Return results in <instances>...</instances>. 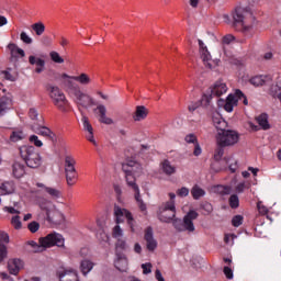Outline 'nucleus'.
<instances>
[{
    "label": "nucleus",
    "mask_w": 281,
    "mask_h": 281,
    "mask_svg": "<svg viewBox=\"0 0 281 281\" xmlns=\"http://www.w3.org/2000/svg\"><path fill=\"white\" fill-rule=\"evenodd\" d=\"M49 58L53 60V63H56L57 65H63L65 63V59L63 56H60V53L53 50L49 53Z\"/></svg>",
    "instance_id": "obj_39"
},
{
    "label": "nucleus",
    "mask_w": 281,
    "mask_h": 281,
    "mask_svg": "<svg viewBox=\"0 0 281 281\" xmlns=\"http://www.w3.org/2000/svg\"><path fill=\"white\" fill-rule=\"evenodd\" d=\"M122 170L125 175V181L128 188H131V190L134 192V198L140 212H146L147 206L146 203H144V200H142L139 186H137V180L135 179V177H142V175H144V168L142 167V164L137 162V160L133 158H127L122 164Z\"/></svg>",
    "instance_id": "obj_1"
},
{
    "label": "nucleus",
    "mask_w": 281,
    "mask_h": 281,
    "mask_svg": "<svg viewBox=\"0 0 281 281\" xmlns=\"http://www.w3.org/2000/svg\"><path fill=\"white\" fill-rule=\"evenodd\" d=\"M212 121H213L215 128H217V131H220V132L225 131V128L227 127V122H225L223 120V116H221V114L218 112L213 113Z\"/></svg>",
    "instance_id": "obj_28"
},
{
    "label": "nucleus",
    "mask_w": 281,
    "mask_h": 281,
    "mask_svg": "<svg viewBox=\"0 0 281 281\" xmlns=\"http://www.w3.org/2000/svg\"><path fill=\"white\" fill-rule=\"evenodd\" d=\"M239 140L240 134L234 130H222L216 135L217 146H225L226 148L229 146H236Z\"/></svg>",
    "instance_id": "obj_8"
},
{
    "label": "nucleus",
    "mask_w": 281,
    "mask_h": 281,
    "mask_svg": "<svg viewBox=\"0 0 281 281\" xmlns=\"http://www.w3.org/2000/svg\"><path fill=\"white\" fill-rule=\"evenodd\" d=\"M10 99L8 97H2L0 99V116L5 115V111H8L10 106Z\"/></svg>",
    "instance_id": "obj_38"
},
{
    "label": "nucleus",
    "mask_w": 281,
    "mask_h": 281,
    "mask_svg": "<svg viewBox=\"0 0 281 281\" xmlns=\"http://www.w3.org/2000/svg\"><path fill=\"white\" fill-rule=\"evenodd\" d=\"M25 267V262L19 258L10 259L8 261V269L11 276H19V271Z\"/></svg>",
    "instance_id": "obj_21"
},
{
    "label": "nucleus",
    "mask_w": 281,
    "mask_h": 281,
    "mask_svg": "<svg viewBox=\"0 0 281 281\" xmlns=\"http://www.w3.org/2000/svg\"><path fill=\"white\" fill-rule=\"evenodd\" d=\"M191 194L195 201H199V199H202V196L205 195V190L199 186H193L191 189Z\"/></svg>",
    "instance_id": "obj_36"
},
{
    "label": "nucleus",
    "mask_w": 281,
    "mask_h": 281,
    "mask_svg": "<svg viewBox=\"0 0 281 281\" xmlns=\"http://www.w3.org/2000/svg\"><path fill=\"white\" fill-rule=\"evenodd\" d=\"M257 122L263 131H269L271 128V125H269V116L267 114H261L257 117Z\"/></svg>",
    "instance_id": "obj_35"
},
{
    "label": "nucleus",
    "mask_w": 281,
    "mask_h": 281,
    "mask_svg": "<svg viewBox=\"0 0 281 281\" xmlns=\"http://www.w3.org/2000/svg\"><path fill=\"white\" fill-rule=\"evenodd\" d=\"M27 229L32 234H36V232H38V229H41V224H38V222H36V221H33V222L29 223Z\"/></svg>",
    "instance_id": "obj_50"
},
{
    "label": "nucleus",
    "mask_w": 281,
    "mask_h": 281,
    "mask_svg": "<svg viewBox=\"0 0 281 281\" xmlns=\"http://www.w3.org/2000/svg\"><path fill=\"white\" fill-rule=\"evenodd\" d=\"M81 122L83 124V131H86V133H93V126L91 125L89 119L86 115L81 117Z\"/></svg>",
    "instance_id": "obj_46"
},
{
    "label": "nucleus",
    "mask_w": 281,
    "mask_h": 281,
    "mask_svg": "<svg viewBox=\"0 0 281 281\" xmlns=\"http://www.w3.org/2000/svg\"><path fill=\"white\" fill-rule=\"evenodd\" d=\"M12 175L14 179H21L25 177V165L23 162L15 161L12 165Z\"/></svg>",
    "instance_id": "obj_26"
},
{
    "label": "nucleus",
    "mask_w": 281,
    "mask_h": 281,
    "mask_svg": "<svg viewBox=\"0 0 281 281\" xmlns=\"http://www.w3.org/2000/svg\"><path fill=\"white\" fill-rule=\"evenodd\" d=\"M25 139V133L21 130L13 131L10 135V142L16 144V142H22Z\"/></svg>",
    "instance_id": "obj_34"
},
{
    "label": "nucleus",
    "mask_w": 281,
    "mask_h": 281,
    "mask_svg": "<svg viewBox=\"0 0 281 281\" xmlns=\"http://www.w3.org/2000/svg\"><path fill=\"white\" fill-rule=\"evenodd\" d=\"M31 27L36 36H43V34H45V24L43 22H36L32 24Z\"/></svg>",
    "instance_id": "obj_37"
},
{
    "label": "nucleus",
    "mask_w": 281,
    "mask_h": 281,
    "mask_svg": "<svg viewBox=\"0 0 281 281\" xmlns=\"http://www.w3.org/2000/svg\"><path fill=\"white\" fill-rule=\"evenodd\" d=\"M93 267H95V263L89 259H83L80 262V271L83 276H89V273H91L93 270Z\"/></svg>",
    "instance_id": "obj_31"
},
{
    "label": "nucleus",
    "mask_w": 281,
    "mask_h": 281,
    "mask_svg": "<svg viewBox=\"0 0 281 281\" xmlns=\"http://www.w3.org/2000/svg\"><path fill=\"white\" fill-rule=\"evenodd\" d=\"M29 142L35 146V148H43V140H41L36 134L31 135L29 137Z\"/></svg>",
    "instance_id": "obj_41"
},
{
    "label": "nucleus",
    "mask_w": 281,
    "mask_h": 281,
    "mask_svg": "<svg viewBox=\"0 0 281 281\" xmlns=\"http://www.w3.org/2000/svg\"><path fill=\"white\" fill-rule=\"evenodd\" d=\"M31 128L33 133H36V135H41L42 137H45V139H49L50 142H54L56 137V134H54L47 126L32 125Z\"/></svg>",
    "instance_id": "obj_18"
},
{
    "label": "nucleus",
    "mask_w": 281,
    "mask_h": 281,
    "mask_svg": "<svg viewBox=\"0 0 281 281\" xmlns=\"http://www.w3.org/2000/svg\"><path fill=\"white\" fill-rule=\"evenodd\" d=\"M211 95H215L216 98H221V95H225L228 89L227 83L223 80H217L211 86Z\"/></svg>",
    "instance_id": "obj_17"
},
{
    "label": "nucleus",
    "mask_w": 281,
    "mask_h": 281,
    "mask_svg": "<svg viewBox=\"0 0 281 281\" xmlns=\"http://www.w3.org/2000/svg\"><path fill=\"white\" fill-rule=\"evenodd\" d=\"M5 256H8V248H5V245L0 244V262H3Z\"/></svg>",
    "instance_id": "obj_57"
},
{
    "label": "nucleus",
    "mask_w": 281,
    "mask_h": 281,
    "mask_svg": "<svg viewBox=\"0 0 281 281\" xmlns=\"http://www.w3.org/2000/svg\"><path fill=\"white\" fill-rule=\"evenodd\" d=\"M20 157L25 161L29 168H41L43 164V157L41 153L36 150V147L32 145H22L19 148Z\"/></svg>",
    "instance_id": "obj_4"
},
{
    "label": "nucleus",
    "mask_w": 281,
    "mask_h": 281,
    "mask_svg": "<svg viewBox=\"0 0 281 281\" xmlns=\"http://www.w3.org/2000/svg\"><path fill=\"white\" fill-rule=\"evenodd\" d=\"M196 218H199V213L194 210H190L183 216V220H173V227L177 232H188L189 234H192L196 229L194 227V221H196Z\"/></svg>",
    "instance_id": "obj_7"
},
{
    "label": "nucleus",
    "mask_w": 281,
    "mask_h": 281,
    "mask_svg": "<svg viewBox=\"0 0 281 281\" xmlns=\"http://www.w3.org/2000/svg\"><path fill=\"white\" fill-rule=\"evenodd\" d=\"M40 210H42V212H44L46 214V217L48 221H53L54 216H56V214H58L61 218V221H65V214H63V212L58 211V209H56V204H54V202H52V200L48 199H42L38 201L37 203Z\"/></svg>",
    "instance_id": "obj_11"
},
{
    "label": "nucleus",
    "mask_w": 281,
    "mask_h": 281,
    "mask_svg": "<svg viewBox=\"0 0 281 281\" xmlns=\"http://www.w3.org/2000/svg\"><path fill=\"white\" fill-rule=\"evenodd\" d=\"M225 146H220L217 145L215 153H214V159L215 161H221V159H223V155H225Z\"/></svg>",
    "instance_id": "obj_45"
},
{
    "label": "nucleus",
    "mask_w": 281,
    "mask_h": 281,
    "mask_svg": "<svg viewBox=\"0 0 281 281\" xmlns=\"http://www.w3.org/2000/svg\"><path fill=\"white\" fill-rule=\"evenodd\" d=\"M140 269L143 270V276H148L149 273H153V263H142Z\"/></svg>",
    "instance_id": "obj_49"
},
{
    "label": "nucleus",
    "mask_w": 281,
    "mask_h": 281,
    "mask_svg": "<svg viewBox=\"0 0 281 281\" xmlns=\"http://www.w3.org/2000/svg\"><path fill=\"white\" fill-rule=\"evenodd\" d=\"M226 164H228V169L231 172H236V170H238V161L235 157L227 158Z\"/></svg>",
    "instance_id": "obj_44"
},
{
    "label": "nucleus",
    "mask_w": 281,
    "mask_h": 281,
    "mask_svg": "<svg viewBox=\"0 0 281 281\" xmlns=\"http://www.w3.org/2000/svg\"><path fill=\"white\" fill-rule=\"evenodd\" d=\"M114 267L119 271H128V257L121 252H115Z\"/></svg>",
    "instance_id": "obj_19"
},
{
    "label": "nucleus",
    "mask_w": 281,
    "mask_h": 281,
    "mask_svg": "<svg viewBox=\"0 0 281 281\" xmlns=\"http://www.w3.org/2000/svg\"><path fill=\"white\" fill-rule=\"evenodd\" d=\"M65 177L67 181V186H76V181H78V170H76V159L71 156H66L65 158Z\"/></svg>",
    "instance_id": "obj_10"
},
{
    "label": "nucleus",
    "mask_w": 281,
    "mask_h": 281,
    "mask_svg": "<svg viewBox=\"0 0 281 281\" xmlns=\"http://www.w3.org/2000/svg\"><path fill=\"white\" fill-rule=\"evenodd\" d=\"M8 49L10 50L11 58H25V50L19 48V46L14 43L8 44Z\"/></svg>",
    "instance_id": "obj_29"
},
{
    "label": "nucleus",
    "mask_w": 281,
    "mask_h": 281,
    "mask_svg": "<svg viewBox=\"0 0 281 281\" xmlns=\"http://www.w3.org/2000/svg\"><path fill=\"white\" fill-rule=\"evenodd\" d=\"M20 40L22 41V43H25V45H32L33 43L31 36L27 35V33L24 31L20 34Z\"/></svg>",
    "instance_id": "obj_51"
},
{
    "label": "nucleus",
    "mask_w": 281,
    "mask_h": 281,
    "mask_svg": "<svg viewBox=\"0 0 281 281\" xmlns=\"http://www.w3.org/2000/svg\"><path fill=\"white\" fill-rule=\"evenodd\" d=\"M15 190H16V187L14 186V182H12V181L3 182L0 186V194H2V196H5L8 194H14Z\"/></svg>",
    "instance_id": "obj_30"
},
{
    "label": "nucleus",
    "mask_w": 281,
    "mask_h": 281,
    "mask_svg": "<svg viewBox=\"0 0 281 281\" xmlns=\"http://www.w3.org/2000/svg\"><path fill=\"white\" fill-rule=\"evenodd\" d=\"M224 276H226L227 280L234 279V270L229 267H224Z\"/></svg>",
    "instance_id": "obj_59"
},
{
    "label": "nucleus",
    "mask_w": 281,
    "mask_h": 281,
    "mask_svg": "<svg viewBox=\"0 0 281 281\" xmlns=\"http://www.w3.org/2000/svg\"><path fill=\"white\" fill-rule=\"evenodd\" d=\"M145 240L147 243L148 251H155L157 249V239L153 235V228L148 227L145 232Z\"/></svg>",
    "instance_id": "obj_23"
},
{
    "label": "nucleus",
    "mask_w": 281,
    "mask_h": 281,
    "mask_svg": "<svg viewBox=\"0 0 281 281\" xmlns=\"http://www.w3.org/2000/svg\"><path fill=\"white\" fill-rule=\"evenodd\" d=\"M0 243H10V235H8V233L1 231L0 232Z\"/></svg>",
    "instance_id": "obj_63"
},
{
    "label": "nucleus",
    "mask_w": 281,
    "mask_h": 281,
    "mask_svg": "<svg viewBox=\"0 0 281 281\" xmlns=\"http://www.w3.org/2000/svg\"><path fill=\"white\" fill-rule=\"evenodd\" d=\"M146 117H148V109H146V106L144 105L136 106L133 115L134 122H143V120H145Z\"/></svg>",
    "instance_id": "obj_27"
},
{
    "label": "nucleus",
    "mask_w": 281,
    "mask_h": 281,
    "mask_svg": "<svg viewBox=\"0 0 281 281\" xmlns=\"http://www.w3.org/2000/svg\"><path fill=\"white\" fill-rule=\"evenodd\" d=\"M29 63L30 65H36V74H43V71H45V59L31 55L29 57Z\"/></svg>",
    "instance_id": "obj_24"
},
{
    "label": "nucleus",
    "mask_w": 281,
    "mask_h": 281,
    "mask_svg": "<svg viewBox=\"0 0 281 281\" xmlns=\"http://www.w3.org/2000/svg\"><path fill=\"white\" fill-rule=\"evenodd\" d=\"M236 238V235L234 234H227L224 237V241L226 243V245H234V239Z\"/></svg>",
    "instance_id": "obj_60"
},
{
    "label": "nucleus",
    "mask_w": 281,
    "mask_h": 281,
    "mask_svg": "<svg viewBox=\"0 0 281 281\" xmlns=\"http://www.w3.org/2000/svg\"><path fill=\"white\" fill-rule=\"evenodd\" d=\"M59 81L61 83V87H64L65 90H76V89H80V86L89 87V85L93 82V79H91V75L87 72H80L77 76H71L67 72H61L59 75Z\"/></svg>",
    "instance_id": "obj_2"
},
{
    "label": "nucleus",
    "mask_w": 281,
    "mask_h": 281,
    "mask_svg": "<svg viewBox=\"0 0 281 281\" xmlns=\"http://www.w3.org/2000/svg\"><path fill=\"white\" fill-rule=\"evenodd\" d=\"M176 194L183 199L190 194V189H188V187H182L176 191Z\"/></svg>",
    "instance_id": "obj_52"
},
{
    "label": "nucleus",
    "mask_w": 281,
    "mask_h": 281,
    "mask_svg": "<svg viewBox=\"0 0 281 281\" xmlns=\"http://www.w3.org/2000/svg\"><path fill=\"white\" fill-rule=\"evenodd\" d=\"M115 249L116 252L120 254L119 251H126V249H128V243H126V239H117L116 244H115Z\"/></svg>",
    "instance_id": "obj_40"
},
{
    "label": "nucleus",
    "mask_w": 281,
    "mask_h": 281,
    "mask_svg": "<svg viewBox=\"0 0 281 281\" xmlns=\"http://www.w3.org/2000/svg\"><path fill=\"white\" fill-rule=\"evenodd\" d=\"M238 205H240V200L238 199V195H236V194L231 195V198H229V206L233 210H236V207H238Z\"/></svg>",
    "instance_id": "obj_48"
},
{
    "label": "nucleus",
    "mask_w": 281,
    "mask_h": 281,
    "mask_svg": "<svg viewBox=\"0 0 281 281\" xmlns=\"http://www.w3.org/2000/svg\"><path fill=\"white\" fill-rule=\"evenodd\" d=\"M46 194H48L50 199H60V190L54 187H48V189H46Z\"/></svg>",
    "instance_id": "obj_42"
},
{
    "label": "nucleus",
    "mask_w": 281,
    "mask_h": 281,
    "mask_svg": "<svg viewBox=\"0 0 281 281\" xmlns=\"http://www.w3.org/2000/svg\"><path fill=\"white\" fill-rule=\"evenodd\" d=\"M269 93H270V95H272V98H278V100H280V98H281V81L273 83L270 87Z\"/></svg>",
    "instance_id": "obj_33"
},
{
    "label": "nucleus",
    "mask_w": 281,
    "mask_h": 281,
    "mask_svg": "<svg viewBox=\"0 0 281 281\" xmlns=\"http://www.w3.org/2000/svg\"><path fill=\"white\" fill-rule=\"evenodd\" d=\"M3 212H8L9 214H15V216H19V214H21V211L14 209V206H4Z\"/></svg>",
    "instance_id": "obj_58"
},
{
    "label": "nucleus",
    "mask_w": 281,
    "mask_h": 281,
    "mask_svg": "<svg viewBox=\"0 0 281 281\" xmlns=\"http://www.w3.org/2000/svg\"><path fill=\"white\" fill-rule=\"evenodd\" d=\"M210 102H212V95L204 94L201 100V104L203 106H210Z\"/></svg>",
    "instance_id": "obj_61"
},
{
    "label": "nucleus",
    "mask_w": 281,
    "mask_h": 281,
    "mask_svg": "<svg viewBox=\"0 0 281 281\" xmlns=\"http://www.w3.org/2000/svg\"><path fill=\"white\" fill-rule=\"evenodd\" d=\"M42 240H43V237L40 238V243L29 241L30 247H32V251H34L35 254H38L47 249V246H44Z\"/></svg>",
    "instance_id": "obj_32"
},
{
    "label": "nucleus",
    "mask_w": 281,
    "mask_h": 281,
    "mask_svg": "<svg viewBox=\"0 0 281 281\" xmlns=\"http://www.w3.org/2000/svg\"><path fill=\"white\" fill-rule=\"evenodd\" d=\"M42 245L49 249L50 247H65V237L59 233H50L45 237H42Z\"/></svg>",
    "instance_id": "obj_13"
},
{
    "label": "nucleus",
    "mask_w": 281,
    "mask_h": 281,
    "mask_svg": "<svg viewBox=\"0 0 281 281\" xmlns=\"http://www.w3.org/2000/svg\"><path fill=\"white\" fill-rule=\"evenodd\" d=\"M58 278L59 281H80L78 271L71 268L64 269L63 271L58 272Z\"/></svg>",
    "instance_id": "obj_20"
},
{
    "label": "nucleus",
    "mask_w": 281,
    "mask_h": 281,
    "mask_svg": "<svg viewBox=\"0 0 281 281\" xmlns=\"http://www.w3.org/2000/svg\"><path fill=\"white\" fill-rule=\"evenodd\" d=\"M217 192L220 194H223V195L232 194V187H229V186H218L217 187Z\"/></svg>",
    "instance_id": "obj_53"
},
{
    "label": "nucleus",
    "mask_w": 281,
    "mask_h": 281,
    "mask_svg": "<svg viewBox=\"0 0 281 281\" xmlns=\"http://www.w3.org/2000/svg\"><path fill=\"white\" fill-rule=\"evenodd\" d=\"M234 25H239L241 32H251L254 30V16L249 7H236L232 13Z\"/></svg>",
    "instance_id": "obj_3"
},
{
    "label": "nucleus",
    "mask_w": 281,
    "mask_h": 281,
    "mask_svg": "<svg viewBox=\"0 0 281 281\" xmlns=\"http://www.w3.org/2000/svg\"><path fill=\"white\" fill-rule=\"evenodd\" d=\"M112 236L113 238H116V240H120L121 238L124 237V229H122V227H120L119 224L115 225L112 231Z\"/></svg>",
    "instance_id": "obj_43"
},
{
    "label": "nucleus",
    "mask_w": 281,
    "mask_h": 281,
    "mask_svg": "<svg viewBox=\"0 0 281 281\" xmlns=\"http://www.w3.org/2000/svg\"><path fill=\"white\" fill-rule=\"evenodd\" d=\"M198 45L200 58L205 67H207L209 69H214L215 67H218V63H221V60L212 59V54L207 49V45H205L202 40H198Z\"/></svg>",
    "instance_id": "obj_12"
},
{
    "label": "nucleus",
    "mask_w": 281,
    "mask_h": 281,
    "mask_svg": "<svg viewBox=\"0 0 281 281\" xmlns=\"http://www.w3.org/2000/svg\"><path fill=\"white\" fill-rule=\"evenodd\" d=\"M93 111L94 113H97V115H99V122L101 124H106L108 126H111V124H115V121H113V119L106 116V105L99 104Z\"/></svg>",
    "instance_id": "obj_16"
},
{
    "label": "nucleus",
    "mask_w": 281,
    "mask_h": 281,
    "mask_svg": "<svg viewBox=\"0 0 281 281\" xmlns=\"http://www.w3.org/2000/svg\"><path fill=\"white\" fill-rule=\"evenodd\" d=\"M66 92L72 99V102L77 104L78 109H91V106H95V100L91 97V94L82 91L81 88L66 90Z\"/></svg>",
    "instance_id": "obj_5"
},
{
    "label": "nucleus",
    "mask_w": 281,
    "mask_h": 281,
    "mask_svg": "<svg viewBox=\"0 0 281 281\" xmlns=\"http://www.w3.org/2000/svg\"><path fill=\"white\" fill-rule=\"evenodd\" d=\"M160 170L164 172V175H167V177H172V175H177V167L170 162V160H164L160 164Z\"/></svg>",
    "instance_id": "obj_25"
},
{
    "label": "nucleus",
    "mask_w": 281,
    "mask_h": 281,
    "mask_svg": "<svg viewBox=\"0 0 281 281\" xmlns=\"http://www.w3.org/2000/svg\"><path fill=\"white\" fill-rule=\"evenodd\" d=\"M29 117H31L33 121L38 120V111H36L34 108H31L29 111Z\"/></svg>",
    "instance_id": "obj_62"
},
{
    "label": "nucleus",
    "mask_w": 281,
    "mask_h": 281,
    "mask_svg": "<svg viewBox=\"0 0 281 281\" xmlns=\"http://www.w3.org/2000/svg\"><path fill=\"white\" fill-rule=\"evenodd\" d=\"M46 90L48 91V95L54 106H56L58 111H61V113H67L69 100H67V95H65V92H63L58 86L54 85H48Z\"/></svg>",
    "instance_id": "obj_6"
},
{
    "label": "nucleus",
    "mask_w": 281,
    "mask_h": 281,
    "mask_svg": "<svg viewBox=\"0 0 281 281\" xmlns=\"http://www.w3.org/2000/svg\"><path fill=\"white\" fill-rule=\"evenodd\" d=\"M271 80H273V77L270 75H257L250 78L249 82L254 87H262V85H267V82H271Z\"/></svg>",
    "instance_id": "obj_22"
},
{
    "label": "nucleus",
    "mask_w": 281,
    "mask_h": 281,
    "mask_svg": "<svg viewBox=\"0 0 281 281\" xmlns=\"http://www.w3.org/2000/svg\"><path fill=\"white\" fill-rule=\"evenodd\" d=\"M177 206L175 202H165L158 209V218L161 223H175Z\"/></svg>",
    "instance_id": "obj_9"
},
{
    "label": "nucleus",
    "mask_w": 281,
    "mask_h": 281,
    "mask_svg": "<svg viewBox=\"0 0 281 281\" xmlns=\"http://www.w3.org/2000/svg\"><path fill=\"white\" fill-rule=\"evenodd\" d=\"M238 95H243V91L236 90L235 93L227 95L224 104V110H226L227 113H232L234 111V106H238Z\"/></svg>",
    "instance_id": "obj_15"
},
{
    "label": "nucleus",
    "mask_w": 281,
    "mask_h": 281,
    "mask_svg": "<svg viewBox=\"0 0 281 281\" xmlns=\"http://www.w3.org/2000/svg\"><path fill=\"white\" fill-rule=\"evenodd\" d=\"M11 225L14 227V229H21L23 227V224L21 223V216L14 215L11 218Z\"/></svg>",
    "instance_id": "obj_47"
},
{
    "label": "nucleus",
    "mask_w": 281,
    "mask_h": 281,
    "mask_svg": "<svg viewBox=\"0 0 281 281\" xmlns=\"http://www.w3.org/2000/svg\"><path fill=\"white\" fill-rule=\"evenodd\" d=\"M233 227H240L243 225V215H236L232 220Z\"/></svg>",
    "instance_id": "obj_55"
},
{
    "label": "nucleus",
    "mask_w": 281,
    "mask_h": 281,
    "mask_svg": "<svg viewBox=\"0 0 281 281\" xmlns=\"http://www.w3.org/2000/svg\"><path fill=\"white\" fill-rule=\"evenodd\" d=\"M234 41H236V37H234V35H232V34L225 35L223 37L224 45H232V43H234Z\"/></svg>",
    "instance_id": "obj_56"
},
{
    "label": "nucleus",
    "mask_w": 281,
    "mask_h": 281,
    "mask_svg": "<svg viewBox=\"0 0 281 281\" xmlns=\"http://www.w3.org/2000/svg\"><path fill=\"white\" fill-rule=\"evenodd\" d=\"M184 142L187 144H193V146H195V144H199V139H196V135H194V134H188L184 137Z\"/></svg>",
    "instance_id": "obj_54"
},
{
    "label": "nucleus",
    "mask_w": 281,
    "mask_h": 281,
    "mask_svg": "<svg viewBox=\"0 0 281 281\" xmlns=\"http://www.w3.org/2000/svg\"><path fill=\"white\" fill-rule=\"evenodd\" d=\"M114 216L116 218L117 225H120V223H124V221H127V225H130L131 232H135V221L133 220V214H131L128 210L114 206Z\"/></svg>",
    "instance_id": "obj_14"
},
{
    "label": "nucleus",
    "mask_w": 281,
    "mask_h": 281,
    "mask_svg": "<svg viewBox=\"0 0 281 281\" xmlns=\"http://www.w3.org/2000/svg\"><path fill=\"white\" fill-rule=\"evenodd\" d=\"M257 207L259 210V214H268L269 209L262 204V202H258Z\"/></svg>",
    "instance_id": "obj_64"
}]
</instances>
